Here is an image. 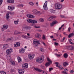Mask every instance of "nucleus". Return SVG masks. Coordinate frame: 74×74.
I'll return each instance as SVG.
<instances>
[{
	"mask_svg": "<svg viewBox=\"0 0 74 74\" xmlns=\"http://www.w3.org/2000/svg\"><path fill=\"white\" fill-rule=\"evenodd\" d=\"M62 4L59 3H57L55 4V8L56 10H59L62 9Z\"/></svg>",
	"mask_w": 74,
	"mask_h": 74,
	"instance_id": "obj_1",
	"label": "nucleus"
},
{
	"mask_svg": "<svg viewBox=\"0 0 74 74\" xmlns=\"http://www.w3.org/2000/svg\"><path fill=\"white\" fill-rule=\"evenodd\" d=\"M48 1H46L44 3L43 5V9L45 11H48Z\"/></svg>",
	"mask_w": 74,
	"mask_h": 74,
	"instance_id": "obj_2",
	"label": "nucleus"
},
{
	"mask_svg": "<svg viewBox=\"0 0 74 74\" xmlns=\"http://www.w3.org/2000/svg\"><path fill=\"white\" fill-rule=\"evenodd\" d=\"M33 42L34 43V46L35 48L37 47V44H40V42H39L38 40H37L36 39L34 40Z\"/></svg>",
	"mask_w": 74,
	"mask_h": 74,
	"instance_id": "obj_3",
	"label": "nucleus"
},
{
	"mask_svg": "<svg viewBox=\"0 0 74 74\" xmlns=\"http://www.w3.org/2000/svg\"><path fill=\"white\" fill-rule=\"evenodd\" d=\"M13 52L12 49L11 48L10 49H7L6 51V53L7 55H10Z\"/></svg>",
	"mask_w": 74,
	"mask_h": 74,
	"instance_id": "obj_4",
	"label": "nucleus"
},
{
	"mask_svg": "<svg viewBox=\"0 0 74 74\" xmlns=\"http://www.w3.org/2000/svg\"><path fill=\"white\" fill-rule=\"evenodd\" d=\"M35 56V55L34 54H29L28 55V58L30 60H33Z\"/></svg>",
	"mask_w": 74,
	"mask_h": 74,
	"instance_id": "obj_5",
	"label": "nucleus"
},
{
	"mask_svg": "<svg viewBox=\"0 0 74 74\" xmlns=\"http://www.w3.org/2000/svg\"><path fill=\"white\" fill-rule=\"evenodd\" d=\"M22 68L23 69H27L28 68V64L24 63L22 65Z\"/></svg>",
	"mask_w": 74,
	"mask_h": 74,
	"instance_id": "obj_6",
	"label": "nucleus"
},
{
	"mask_svg": "<svg viewBox=\"0 0 74 74\" xmlns=\"http://www.w3.org/2000/svg\"><path fill=\"white\" fill-rule=\"evenodd\" d=\"M15 7L13 6H8V9L9 10V11H13L14 9H15Z\"/></svg>",
	"mask_w": 74,
	"mask_h": 74,
	"instance_id": "obj_7",
	"label": "nucleus"
},
{
	"mask_svg": "<svg viewBox=\"0 0 74 74\" xmlns=\"http://www.w3.org/2000/svg\"><path fill=\"white\" fill-rule=\"evenodd\" d=\"M67 49L69 50H71V51H73L74 50V47L72 46H67Z\"/></svg>",
	"mask_w": 74,
	"mask_h": 74,
	"instance_id": "obj_8",
	"label": "nucleus"
},
{
	"mask_svg": "<svg viewBox=\"0 0 74 74\" xmlns=\"http://www.w3.org/2000/svg\"><path fill=\"white\" fill-rule=\"evenodd\" d=\"M26 16L29 18H35L34 16L32 14H27L26 15Z\"/></svg>",
	"mask_w": 74,
	"mask_h": 74,
	"instance_id": "obj_9",
	"label": "nucleus"
},
{
	"mask_svg": "<svg viewBox=\"0 0 74 74\" xmlns=\"http://www.w3.org/2000/svg\"><path fill=\"white\" fill-rule=\"evenodd\" d=\"M38 11L36 9H33L32 10V13L34 15H37Z\"/></svg>",
	"mask_w": 74,
	"mask_h": 74,
	"instance_id": "obj_10",
	"label": "nucleus"
},
{
	"mask_svg": "<svg viewBox=\"0 0 74 74\" xmlns=\"http://www.w3.org/2000/svg\"><path fill=\"white\" fill-rule=\"evenodd\" d=\"M36 62L38 63H41L43 62V60L42 58H39L37 60H36Z\"/></svg>",
	"mask_w": 74,
	"mask_h": 74,
	"instance_id": "obj_11",
	"label": "nucleus"
},
{
	"mask_svg": "<svg viewBox=\"0 0 74 74\" xmlns=\"http://www.w3.org/2000/svg\"><path fill=\"white\" fill-rule=\"evenodd\" d=\"M8 47V44H4L3 45L2 49H3V50H5V49H6L7 48V47Z\"/></svg>",
	"mask_w": 74,
	"mask_h": 74,
	"instance_id": "obj_12",
	"label": "nucleus"
},
{
	"mask_svg": "<svg viewBox=\"0 0 74 74\" xmlns=\"http://www.w3.org/2000/svg\"><path fill=\"white\" fill-rule=\"evenodd\" d=\"M25 70L23 69H20L18 71L19 74H23Z\"/></svg>",
	"mask_w": 74,
	"mask_h": 74,
	"instance_id": "obj_13",
	"label": "nucleus"
},
{
	"mask_svg": "<svg viewBox=\"0 0 74 74\" xmlns=\"http://www.w3.org/2000/svg\"><path fill=\"white\" fill-rule=\"evenodd\" d=\"M25 49H24L23 48H22L21 49H20L19 50V53H22L25 52Z\"/></svg>",
	"mask_w": 74,
	"mask_h": 74,
	"instance_id": "obj_14",
	"label": "nucleus"
},
{
	"mask_svg": "<svg viewBox=\"0 0 74 74\" xmlns=\"http://www.w3.org/2000/svg\"><path fill=\"white\" fill-rule=\"evenodd\" d=\"M20 43L19 42H16V44L14 45V47H19L20 46Z\"/></svg>",
	"mask_w": 74,
	"mask_h": 74,
	"instance_id": "obj_15",
	"label": "nucleus"
},
{
	"mask_svg": "<svg viewBox=\"0 0 74 74\" xmlns=\"http://www.w3.org/2000/svg\"><path fill=\"white\" fill-rule=\"evenodd\" d=\"M53 19L52 17L51 16L48 17L47 18V19L48 21H52Z\"/></svg>",
	"mask_w": 74,
	"mask_h": 74,
	"instance_id": "obj_16",
	"label": "nucleus"
},
{
	"mask_svg": "<svg viewBox=\"0 0 74 74\" xmlns=\"http://www.w3.org/2000/svg\"><path fill=\"white\" fill-rule=\"evenodd\" d=\"M34 69L35 70H36V71H37L38 72H42V70H41L38 68H34Z\"/></svg>",
	"mask_w": 74,
	"mask_h": 74,
	"instance_id": "obj_17",
	"label": "nucleus"
},
{
	"mask_svg": "<svg viewBox=\"0 0 74 74\" xmlns=\"http://www.w3.org/2000/svg\"><path fill=\"white\" fill-rule=\"evenodd\" d=\"M17 59L18 60V63H21L22 62V59L20 57L18 56L17 57Z\"/></svg>",
	"mask_w": 74,
	"mask_h": 74,
	"instance_id": "obj_18",
	"label": "nucleus"
},
{
	"mask_svg": "<svg viewBox=\"0 0 74 74\" xmlns=\"http://www.w3.org/2000/svg\"><path fill=\"white\" fill-rule=\"evenodd\" d=\"M19 22V19H18L16 21H14V24L16 25H18Z\"/></svg>",
	"mask_w": 74,
	"mask_h": 74,
	"instance_id": "obj_19",
	"label": "nucleus"
},
{
	"mask_svg": "<svg viewBox=\"0 0 74 74\" xmlns=\"http://www.w3.org/2000/svg\"><path fill=\"white\" fill-rule=\"evenodd\" d=\"M17 7L18 8H22L23 7V5L22 4H19L17 5Z\"/></svg>",
	"mask_w": 74,
	"mask_h": 74,
	"instance_id": "obj_20",
	"label": "nucleus"
},
{
	"mask_svg": "<svg viewBox=\"0 0 74 74\" xmlns=\"http://www.w3.org/2000/svg\"><path fill=\"white\" fill-rule=\"evenodd\" d=\"M10 18V15L8 14H6V20H8V19Z\"/></svg>",
	"mask_w": 74,
	"mask_h": 74,
	"instance_id": "obj_21",
	"label": "nucleus"
},
{
	"mask_svg": "<svg viewBox=\"0 0 74 74\" xmlns=\"http://www.w3.org/2000/svg\"><path fill=\"white\" fill-rule=\"evenodd\" d=\"M27 21L28 23H32V20L30 19H28L27 20Z\"/></svg>",
	"mask_w": 74,
	"mask_h": 74,
	"instance_id": "obj_22",
	"label": "nucleus"
},
{
	"mask_svg": "<svg viewBox=\"0 0 74 74\" xmlns=\"http://www.w3.org/2000/svg\"><path fill=\"white\" fill-rule=\"evenodd\" d=\"M63 63L64 67H66V66H68V63L66 62H65Z\"/></svg>",
	"mask_w": 74,
	"mask_h": 74,
	"instance_id": "obj_23",
	"label": "nucleus"
},
{
	"mask_svg": "<svg viewBox=\"0 0 74 74\" xmlns=\"http://www.w3.org/2000/svg\"><path fill=\"white\" fill-rule=\"evenodd\" d=\"M35 37H40L41 36V35L37 33L35 35Z\"/></svg>",
	"mask_w": 74,
	"mask_h": 74,
	"instance_id": "obj_24",
	"label": "nucleus"
},
{
	"mask_svg": "<svg viewBox=\"0 0 74 74\" xmlns=\"http://www.w3.org/2000/svg\"><path fill=\"white\" fill-rule=\"evenodd\" d=\"M39 21L40 22H44V19L41 18L39 19Z\"/></svg>",
	"mask_w": 74,
	"mask_h": 74,
	"instance_id": "obj_25",
	"label": "nucleus"
},
{
	"mask_svg": "<svg viewBox=\"0 0 74 74\" xmlns=\"http://www.w3.org/2000/svg\"><path fill=\"white\" fill-rule=\"evenodd\" d=\"M3 26L5 29V30L7 29H8V25H3Z\"/></svg>",
	"mask_w": 74,
	"mask_h": 74,
	"instance_id": "obj_26",
	"label": "nucleus"
},
{
	"mask_svg": "<svg viewBox=\"0 0 74 74\" xmlns=\"http://www.w3.org/2000/svg\"><path fill=\"white\" fill-rule=\"evenodd\" d=\"M37 23V21L35 20H32V23L33 24H35V23Z\"/></svg>",
	"mask_w": 74,
	"mask_h": 74,
	"instance_id": "obj_27",
	"label": "nucleus"
},
{
	"mask_svg": "<svg viewBox=\"0 0 74 74\" xmlns=\"http://www.w3.org/2000/svg\"><path fill=\"white\" fill-rule=\"evenodd\" d=\"M14 33V34H21V32H20L17 31H15Z\"/></svg>",
	"mask_w": 74,
	"mask_h": 74,
	"instance_id": "obj_28",
	"label": "nucleus"
},
{
	"mask_svg": "<svg viewBox=\"0 0 74 74\" xmlns=\"http://www.w3.org/2000/svg\"><path fill=\"white\" fill-rule=\"evenodd\" d=\"M28 4L32 6H33L34 4V3L33 2H30L28 3Z\"/></svg>",
	"mask_w": 74,
	"mask_h": 74,
	"instance_id": "obj_29",
	"label": "nucleus"
},
{
	"mask_svg": "<svg viewBox=\"0 0 74 74\" xmlns=\"http://www.w3.org/2000/svg\"><path fill=\"white\" fill-rule=\"evenodd\" d=\"M10 62L12 65H13V66H15V62L14 61H10Z\"/></svg>",
	"mask_w": 74,
	"mask_h": 74,
	"instance_id": "obj_30",
	"label": "nucleus"
},
{
	"mask_svg": "<svg viewBox=\"0 0 74 74\" xmlns=\"http://www.w3.org/2000/svg\"><path fill=\"white\" fill-rule=\"evenodd\" d=\"M64 57L65 58H67L68 57V54L67 53H65L64 55Z\"/></svg>",
	"mask_w": 74,
	"mask_h": 74,
	"instance_id": "obj_31",
	"label": "nucleus"
},
{
	"mask_svg": "<svg viewBox=\"0 0 74 74\" xmlns=\"http://www.w3.org/2000/svg\"><path fill=\"white\" fill-rule=\"evenodd\" d=\"M57 67L59 68L60 70H63L64 69V68H63V67H62V66L61 65L58 66V67Z\"/></svg>",
	"mask_w": 74,
	"mask_h": 74,
	"instance_id": "obj_32",
	"label": "nucleus"
},
{
	"mask_svg": "<svg viewBox=\"0 0 74 74\" xmlns=\"http://www.w3.org/2000/svg\"><path fill=\"white\" fill-rule=\"evenodd\" d=\"M50 64L49 62H47L45 64V66L46 67H48V66H49Z\"/></svg>",
	"mask_w": 74,
	"mask_h": 74,
	"instance_id": "obj_33",
	"label": "nucleus"
},
{
	"mask_svg": "<svg viewBox=\"0 0 74 74\" xmlns=\"http://www.w3.org/2000/svg\"><path fill=\"white\" fill-rule=\"evenodd\" d=\"M1 31H4L5 29L2 26V27L1 28Z\"/></svg>",
	"mask_w": 74,
	"mask_h": 74,
	"instance_id": "obj_34",
	"label": "nucleus"
},
{
	"mask_svg": "<svg viewBox=\"0 0 74 74\" xmlns=\"http://www.w3.org/2000/svg\"><path fill=\"white\" fill-rule=\"evenodd\" d=\"M50 12H52V13H55V11L54 10H53V9H51L50 10Z\"/></svg>",
	"mask_w": 74,
	"mask_h": 74,
	"instance_id": "obj_35",
	"label": "nucleus"
},
{
	"mask_svg": "<svg viewBox=\"0 0 74 74\" xmlns=\"http://www.w3.org/2000/svg\"><path fill=\"white\" fill-rule=\"evenodd\" d=\"M14 40V38H9L8 39V41H12Z\"/></svg>",
	"mask_w": 74,
	"mask_h": 74,
	"instance_id": "obj_36",
	"label": "nucleus"
},
{
	"mask_svg": "<svg viewBox=\"0 0 74 74\" xmlns=\"http://www.w3.org/2000/svg\"><path fill=\"white\" fill-rule=\"evenodd\" d=\"M41 14V13L40 12L38 11L36 15H40Z\"/></svg>",
	"mask_w": 74,
	"mask_h": 74,
	"instance_id": "obj_37",
	"label": "nucleus"
},
{
	"mask_svg": "<svg viewBox=\"0 0 74 74\" xmlns=\"http://www.w3.org/2000/svg\"><path fill=\"white\" fill-rule=\"evenodd\" d=\"M50 26H51V27H52V26H53L54 25V24L52 22V23H50Z\"/></svg>",
	"mask_w": 74,
	"mask_h": 74,
	"instance_id": "obj_38",
	"label": "nucleus"
},
{
	"mask_svg": "<svg viewBox=\"0 0 74 74\" xmlns=\"http://www.w3.org/2000/svg\"><path fill=\"white\" fill-rule=\"evenodd\" d=\"M53 23L54 25H55V24H56V23H58V22L57 21H53Z\"/></svg>",
	"mask_w": 74,
	"mask_h": 74,
	"instance_id": "obj_39",
	"label": "nucleus"
},
{
	"mask_svg": "<svg viewBox=\"0 0 74 74\" xmlns=\"http://www.w3.org/2000/svg\"><path fill=\"white\" fill-rule=\"evenodd\" d=\"M7 59L8 60H10V59H11V57L10 56H8L7 58Z\"/></svg>",
	"mask_w": 74,
	"mask_h": 74,
	"instance_id": "obj_40",
	"label": "nucleus"
},
{
	"mask_svg": "<svg viewBox=\"0 0 74 74\" xmlns=\"http://www.w3.org/2000/svg\"><path fill=\"white\" fill-rule=\"evenodd\" d=\"M31 28L32 27H30L27 26V30H30Z\"/></svg>",
	"mask_w": 74,
	"mask_h": 74,
	"instance_id": "obj_41",
	"label": "nucleus"
},
{
	"mask_svg": "<svg viewBox=\"0 0 74 74\" xmlns=\"http://www.w3.org/2000/svg\"><path fill=\"white\" fill-rule=\"evenodd\" d=\"M42 74H47V72H46L45 71H42Z\"/></svg>",
	"mask_w": 74,
	"mask_h": 74,
	"instance_id": "obj_42",
	"label": "nucleus"
},
{
	"mask_svg": "<svg viewBox=\"0 0 74 74\" xmlns=\"http://www.w3.org/2000/svg\"><path fill=\"white\" fill-rule=\"evenodd\" d=\"M7 3H11V0H7Z\"/></svg>",
	"mask_w": 74,
	"mask_h": 74,
	"instance_id": "obj_43",
	"label": "nucleus"
},
{
	"mask_svg": "<svg viewBox=\"0 0 74 74\" xmlns=\"http://www.w3.org/2000/svg\"><path fill=\"white\" fill-rule=\"evenodd\" d=\"M40 50L41 52H44V49L42 48H40Z\"/></svg>",
	"mask_w": 74,
	"mask_h": 74,
	"instance_id": "obj_44",
	"label": "nucleus"
},
{
	"mask_svg": "<svg viewBox=\"0 0 74 74\" xmlns=\"http://www.w3.org/2000/svg\"><path fill=\"white\" fill-rule=\"evenodd\" d=\"M55 55H56L58 57H60V54H55Z\"/></svg>",
	"mask_w": 74,
	"mask_h": 74,
	"instance_id": "obj_45",
	"label": "nucleus"
},
{
	"mask_svg": "<svg viewBox=\"0 0 74 74\" xmlns=\"http://www.w3.org/2000/svg\"><path fill=\"white\" fill-rule=\"evenodd\" d=\"M3 3V0H0V5H1Z\"/></svg>",
	"mask_w": 74,
	"mask_h": 74,
	"instance_id": "obj_46",
	"label": "nucleus"
},
{
	"mask_svg": "<svg viewBox=\"0 0 74 74\" xmlns=\"http://www.w3.org/2000/svg\"><path fill=\"white\" fill-rule=\"evenodd\" d=\"M53 70V68H49V71H52V70Z\"/></svg>",
	"mask_w": 74,
	"mask_h": 74,
	"instance_id": "obj_47",
	"label": "nucleus"
},
{
	"mask_svg": "<svg viewBox=\"0 0 74 74\" xmlns=\"http://www.w3.org/2000/svg\"><path fill=\"white\" fill-rule=\"evenodd\" d=\"M0 72H1V73L2 74H6V73L4 71H2Z\"/></svg>",
	"mask_w": 74,
	"mask_h": 74,
	"instance_id": "obj_48",
	"label": "nucleus"
},
{
	"mask_svg": "<svg viewBox=\"0 0 74 74\" xmlns=\"http://www.w3.org/2000/svg\"><path fill=\"white\" fill-rule=\"evenodd\" d=\"M62 73H63V74H68V73H67L66 72L64 71H63L62 72Z\"/></svg>",
	"mask_w": 74,
	"mask_h": 74,
	"instance_id": "obj_49",
	"label": "nucleus"
},
{
	"mask_svg": "<svg viewBox=\"0 0 74 74\" xmlns=\"http://www.w3.org/2000/svg\"><path fill=\"white\" fill-rule=\"evenodd\" d=\"M65 39H66V38L64 37L63 38V39H62V40H61V41L62 42H63V41H64V40H65Z\"/></svg>",
	"mask_w": 74,
	"mask_h": 74,
	"instance_id": "obj_50",
	"label": "nucleus"
},
{
	"mask_svg": "<svg viewBox=\"0 0 74 74\" xmlns=\"http://www.w3.org/2000/svg\"><path fill=\"white\" fill-rule=\"evenodd\" d=\"M14 3V1L13 0H10V3Z\"/></svg>",
	"mask_w": 74,
	"mask_h": 74,
	"instance_id": "obj_51",
	"label": "nucleus"
},
{
	"mask_svg": "<svg viewBox=\"0 0 74 74\" xmlns=\"http://www.w3.org/2000/svg\"><path fill=\"white\" fill-rule=\"evenodd\" d=\"M55 64H56V67H58V64H59V63L58 62H56Z\"/></svg>",
	"mask_w": 74,
	"mask_h": 74,
	"instance_id": "obj_52",
	"label": "nucleus"
},
{
	"mask_svg": "<svg viewBox=\"0 0 74 74\" xmlns=\"http://www.w3.org/2000/svg\"><path fill=\"white\" fill-rule=\"evenodd\" d=\"M10 73H13V72H14V69H12L10 70Z\"/></svg>",
	"mask_w": 74,
	"mask_h": 74,
	"instance_id": "obj_53",
	"label": "nucleus"
},
{
	"mask_svg": "<svg viewBox=\"0 0 74 74\" xmlns=\"http://www.w3.org/2000/svg\"><path fill=\"white\" fill-rule=\"evenodd\" d=\"M24 29H26L27 30V26H26L25 27H24L23 28Z\"/></svg>",
	"mask_w": 74,
	"mask_h": 74,
	"instance_id": "obj_54",
	"label": "nucleus"
},
{
	"mask_svg": "<svg viewBox=\"0 0 74 74\" xmlns=\"http://www.w3.org/2000/svg\"><path fill=\"white\" fill-rule=\"evenodd\" d=\"M36 5L37 7L38 6V2H37L36 3Z\"/></svg>",
	"mask_w": 74,
	"mask_h": 74,
	"instance_id": "obj_55",
	"label": "nucleus"
},
{
	"mask_svg": "<svg viewBox=\"0 0 74 74\" xmlns=\"http://www.w3.org/2000/svg\"><path fill=\"white\" fill-rule=\"evenodd\" d=\"M70 30H71V28L70 27H69L68 29V32H70Z\"/></svg>",
	"mask_w": 74,
	"mask_h": 74,
	"instance_id": "obj_56",
	"label": "nucleus"
},
{
	"mask_svg": "<svg viewBox=\"0 0 74 74\" xmlns=\"http://www.w3.org/2000/svg\"><path fill=\"white\" fill-rule=\"evenodd\" d=\"M34 27L35 28H36V29H37V28H40V27L38 26V27H37V26H34Z\"/></svg>",
	"mask_w": 74,
	"mask_h": 74,
	"instance_id": "obj_57",
	"label": "nucleus"
},
{
	"mask_svg": "<svg viewBox=\"0 0 74 74\" xmlns=\"http://www.w3.org/2000/svg\"><path fill=\"white\" fill-rule=\"evenodd\" d=\"M70 73H74V70H72L70 72Z\"/></svg>",
	"mask_w": 74,
	"mask_h": 74,
	"instance_id": "obj_58",
	"label": "nucleus"
},
{
	"mask_svg": "<svg viewBox=\"0 0 74 74\" xmlns=\"http://www.w3.org/2000/svg\"><path fill=\"white\" fill-rule=\"evenodd\" d=\"M41 68L42 69H45V66H41Z\"/></svg>",
	"mask_w": 74,
	"mask_h": 74,
	"instance_id": "obj_59",
	"label": "nucleus"
},
{
	"mask_svg": "<svg viewBox=\"0 0 74 74\" xmlns=\"http://www.w3.org/2000/svg\"><path fill=\"white\" fill-rule=\"evenodd\" d=\"M61 18H65V16L63 15H61Z\"/></svg>",
	"mask_w": 74,
	"mask_h": 74,
	"instance_id": "obj_60",
	"label": "nucleus"
},
{
	"mask_svg": "<svg viewBox=\"0 0 74 74\" xmlns=\"http://www.w3.org/2000/svg\"><path fill=\"white\" fill-rule=\"evenodd\" d=\"M70 44H71V45H73L74 44V43H73V42H70Z\"/></svg>",
	"mask_w": 74,
	"mask_h": 74,
	"instance_id": "obj_61",
	"label": "nucleus"
},
{
	"mask_svg": "<svg viewBox=\"0 0 74 74\" xmlns=\"http://www.w3.org/2000/svg\"><path fill=\"white\" fill-rule=\"evenodd\" d=\"M55 44L56 45H58V43L57 42H55Z\"/></svg>",
	"mask_w": 74,
	"mask_h": 74,
	"instance_id": "obj_62",
	"label": "nucleus"
},
{
	"mask_svg": "<svg viewBox=\"0 0 74 74\" xmlns=\"http://www.w3.org/2000/svg\"><path fill=\"white\" fill-rule=\"evenodd\" d=\"M64 0H61L60 1V2H61V3H63V2L64 1Z\"/></svg>",
	"mask_w": 74,
	"mask_h": 74,
	"instance_id": "obj_63",
	"label": "nucleus"
},
{
	"mask_svg": "<svg viewBox=\"0 0 74 74\" xmlns=\"http://www.w3.org/2000/svg\"><path fill=\"white\" fill-rule=\"evenodd\" d=\"M64 71H68V70H67V69H64Z\"/></svg>",
	"mask_w": 74,
	"mask_h": 74,
	"instance_id": "obj_64",
	"label": "nucleus"
}]
</instances>
